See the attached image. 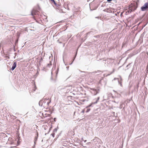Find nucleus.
Returning <instances> with one entry per match:
<instances>
[{
	"label": "nucleus",
	"instance_id": "f257e3e1",
	"mask_svg": "<svg viewBox=\"0 0 148 148\" xmlns=\"http://www.w3.org/2000/svg\"><path fill=\"white\" fill-rule=\"evenodd\" d=\"M137 6L136 4H131L129 6V10L127 12L129 13H131L132 12L136 10L137 8Z\"/></svg>",
	"mask_w": 148,
	"mask_h": 148
},
{
	"label": "nucleus",
	"instance_id": "f03ea898",
	"mask_svg": "<svg viewBox=\"0 0 148 148\" xmlns=\"http://www.w3.org/2000/svg\"><path fill=\"white\" fill-rule=\"evenodd\" d=\"M49 99V98H43L40 100L39 102V105L40 106H43L46 107V103L47 101Z\"/></svg>",
	"mask_w": 148,
	"mask_h": 148
},
{
	"label": "nucleus",
	"instance_id": "7ed1b4c3",
	"mask_svg": "<svg viewBox=\"0 0 148 148\" xmlns=\"http://www.w3.org/2000/svg\"><path fill=\"white\" fill-rule=\"evenodd\" d=\"M112 61V60L110 59H108L106 60H103L102 61V63L105 64V66H108V64L111 63Z\"/></svg>",
	"mask_w": 148,
	"mask_h": 148
},
{
	"label": "nucleus",
	"instance_id": "20e7f679",
	"mask_svg": "<svg viewBox=\"0 0 148 148\" xmlns=\"http://www.w3.org/2000/svg\"><path fill=\"white\" fill-rule=\"evenodd\" d=\"M119 78H114V80H117L119 83V84L121 86H122V79L120 75L119 76Z\"/></svg>",
	"mask_w": 148,
	"mask_h": 148
},
{
	"label": "nucleus",
	"instance_id": "39448f33",
	"mask_svg": "<svg viewBox=\"0 0 148 148\" xmlns=\"http://www.w3.org/2000/svg\"><path fill=\"white\" fill-rule=\"evenodd\" d=\"M91 90L93 91V94L95 95H96L98 93H99L100 90L99 88H97V89L92 88L91 89Z\"/></svg>",
	"mask_w": 148,
	"mask_h": 148
},
{
	"label": "nucleus",
	"instance_id": "423d86ee",
	"mask_svg": "<svg viewBox=\"0 0 148 148\" xmlns=\"http://www.w3.org/2000/svg\"><path fill=\"white\" fill-rule=\"evenodd\" d=\"M147 8H148V4L147 3H146L141 8V10L142 11H144Z\"/></svg>",
	"mask_w": 148,
	"mask_h": 148
},
{
	"label": "nucleus",
	"instance_id": "0eeeda50",
	"mask_svg": "<svg viewBox=\"0 0 148 148\" xmlns=\"http://www.w3.org/2000/svg\"><path fill=\"white\" fill-rule=\"evenodd\" d=\"M99 99H100V97H98L97 99L96 100V101L95 102H92L90 104L87 106L86 107V108H88L90 106H92V104H95L97 103L98 101L99 100Z\"/></svg>",
	"mask_w": 148,
	"mask_h": 148
},
{
	"label": "nucleus",
	"instance_id": "6e6552de",
	"mask_svg": "<svg viewBox=\"0 0 148 148\" xmlns=\"http://www.w3.org/2000/svg\"><path fill=\"white\" fill-rule=\"evenodd\" d=\"M38 11L34 9H33L32 10L31 12V15L32 16H34L38 14Z\"/></svg>",
	"mask_w": 148,
	"mask_h": 148
},
{
	"label": "nucleus",
	"instance_id": "1a4fd4ad",
	"mask_svg": "<svg viewBox=\"0 0 148 148\" xmlns=\"http://www.w3.org/2000/svg\"><path fill=\"white\" fill-rule=\"evenodd\" d=\"M16 62L14 61L13 64L11 68V70L12 71L14 70L16 68Z\"/></svg>",
	"mask_w": 148,
	"mask_h": 148
},
{
	"label": "nucleus",
	"instance_id": "9d476101",
	"mask_svg": "<svg viewBox=\"0 0 148 148\" xmlns=\"http://www.w3.org/2000/svg\"><path fill=\"white\" fill-rule=\"evenodd\" d=\"M96 31H91L90 32L88 33H87L86 34L87 35H88V34H91L92 35H94L96 33Z\"/></svg>",
	"mask_w": 148,
	"mask_h": 148
},
{
	"label": "nucleus",
	"instance_id": "9b49d317",
	"mask_svg": "<svg viewBox=\"0 0 148 148\" xmlns=\"http://www.w3.org/2000/svg\"><path fill=\"white\" fill-rule=\"evenodd\" d=\"M37 136H36V137H35L34 139V143L35 145L36 144V141H37V139H38V133H37Z\"/></svg>",
	"mask_w": 148,
	"mask_h": 148
},
{
	"label": "nucleus",
	"instance_id": "f8f14e48",
	"mask_svg": "<svg viewBox=\"0 0 148 148\" xmlns=\"http://www.w3.org/2000/svg\"><path fill=\"white\" fill-rule=\"evenodd\" d=\"M51 102V100L50 99H49L47 101V102H46V107L48 106L49 103H50Z\"/></svg>",
	"mask_w": 148,
	"mask_h": 148
},
{
	"label": "nucleus",
	"instance_id": "ddd939ff",
	"mask_svg": "<svg viewBox=\"0 0 148 148\" xmlns=\"http://www.w3.org/2000/svg\"><path fill=\"white\" fill-rule=\"evenodd\" d=\"M39 74V72H38V69H37V72L36 73V75H34V78H36L37 76Z\"/></svg>",
	"mask_w": 148,
	"mask_h": 148
},
{
	"label": "nucleus",
	"instance_id": "4468645a",
	"mask_svg": "<svg viewBox=\"0 0 148 148\" xmlns=\"http://www.w3.org/2000/svg\"><path fill=\"white\" fill-rule=\"evenodd\" d=\"M77 52L75 54V55L74 58V59H73V61L71 63H70L69 64V65H71L73 63V62L74 61V60L76 57V55H77Z\"/></svg>",
	"mask_w": 148,
	"mask_h": 148
},
{
	"label": "nucleus",
	"instance_id": "2eb2a0df",
	"mask_svg": "<svg viewBox=\"0 0 148 148\" xmlns=\"http://www.w3.org/2000/svg\"><path fill=\"white\" fill-rule=\"evenodd\" d=\"M52 3H53L55 5H57V3L54 0H50Z\"/></svg>",
	"mask_w": 148,
	"mask_h": 148
},
{
	"label": "nucleus",
	"instance_id": "dca6fc26",
	"mask_svg": "<svg viewBox=\"0 0 148 148\" xmlns=\"http://www.w3.org/2000/svg\"><path fill=\"white\" fill-rule=\"evenodd\" d=\"M57 130V129L56 128L54 129L53 131V133H54L55 134L56 133Z\"/></svg>",
	"mask_w": 148,
	"mask_h": 148
},
{
	"label": "nucleus",
	"instance_id": "f3484780",
	"mask_svg": "<svg viewBox=\"0 0 148 148\" xmlns=\"http://www.w3.org/2000/svg\"><path fill=\"white\" fill-rule=\"evenodd\" d=\"M42 58H41L40 59V60L39 61V65L40 66L41 65V61H42Z\"/></svg>",
	"mask_w": 148,
	"mask_h": 148
},
{
	"label": "nucleus",
	"instance_id": "a211bd4d",
	"mask_svg": "<svg viewBox=\"0 0 148 148\" xmlns=\"http://www.w3.org/2000/svg\"><path fill=\"white\" fill-rule=\"evenodd\" d=\"M101 35H98L97 36H94V37L96 38H99L100 37Z\"/></svg>",
	"mask_w": 148,
	"mask_h": 148
},
{
	"label": "nucleus",
	"instance_id": "6ab92c4d",
	"mask_svg": "<svg viewBox=\"0 0 148 148\" xmlns=\"http://www.w3.org/2000/svg\"><path fill=\"white\" fill-rule=\"evenodd\" d=\"M114 71H115V69H113L112 71L111 72L110 74H108V75H111V74L113 73L114 72Z\"/></svg>",
	"mask_w": 148,
	"mask_h": 148
},
{
	"label": "nucleus",
	"instance_id": "aec40b11",
	"mask_svg": "<svg viewBox=\"0 0 148 148\" xmlns=\"http://www.w3.org/2000/svg\"><path fill=\"white\" fill-rule=\"evenodd\" d=\"M123 105V103H122V104H121L120 105L119 108L120 109H121L122 108Z\"/></svg>",
	"mask_w": 148,
	"mask_h": 148
},
{
	"label": "nucleus",
	"instance_id": "412c9836",
	"mask_svg": "<svg viewBox=\"0 0 148 148\" xmlns=\"http://www.w3.org/2000/svg\"><path fill=\"white\" fill-rule=\"evenodd\" d=\"M87 108L86 111V112H88L90 110V108Z\"/></svg>",
	"mask_w": 148,
	"mask_h": 148
},
{
	"label": "nucleus",
	"instance_id": "4be33fe9",
	"mask_svg": "<svg viewBox=\"0 0 148 148\" xmlns=\"http://www.w3.org/2000/svg\"><path fill=\"white\" fill-rule=\"evenodd\" d=\"M55 135V134L54 133H53L52 134H51V135L53 137H54V136Z\"/></svg>",
	"mask_w": 148,
	"mask_h": 148
},
{
	"label": "nucleus",
	"instance_id": "5701e85b",
	"mask_svg": "<svg viewBox=\"0 0 148 148\" xmlns=\"http://www.w3.org/2000/svg\"><path fill=\"white\" fill-rule=\"evenodd\" d=\"M51 65V64H50V63H49V64H47V66L48 67H50V66Z\"/></svg>",
	"mask_w": 148,
	"mask_h": 148
},
{
	"label": "nucleus",
	"instance_id": "b1692460",
	"mask_svg": "<svg viewBox=\"0 0 148 148\" xmlns=\"http://www.w3.org/2000/svg\"><path fill=\"white\" fill-rule=\"evenodd\" d=\"M130 64H131V63H130L129 64H128L127 66H126V67H130Z\"/></svg>",
	"mask_w": 148,
	"mask_h": 148
},
{
	"label": "nucleus",
	"instance_id": "393cba45",
	"mask_svg": "<svg viewBox=\"0 0 148 148\" xmlns=\"http://www.w3.org/2000/svg\"><path fill=\"white\" fill-rule=\"evenodd\" d=\"M34 88H35V89H33V90H34V91H35L36 89V86L35 85V84H34Z\"/></svg>",
	"mask_w": 148,
	"mask_h": 148
},
{
	"label": "nucleus",
	"instance_id": "a878e982",
	"mask_svg": "<svg viewBox=\"0 0 148 148\" xmlns=\"http://www.w3.org/2000/svg\"><path fill=\"white\" fill-rule=\"evenodd\" d=\"M51 128H52V127H51L49 128V131L47 133H45V135H46V134H48V133H49V132L50 131V130H51Z\"/></svg>",
	"mask_w": 148,
	"mask_h": 148
},
{
	"label": "nucleus",
	"instance_id": "bb28decb",
	"mask_svg": "<svg viewBox=\"0 0 148 148\" xmlns=\"http://www.w3.org/2000/svg\"><path fill=\"white\" fill-rule=\"evenodd\" d=\"M138 84H139V83H138V84H137L136 86V87H137V88H138V87H139Z\"/></svg>",
	"mask_w": 148,
	"mask_h": 148
},
{
	"label": "nucleus",
	"instance_id": "cd10ccee",
	"mask_svg": "<svg viewBox=\"0 0 148 148\" xmlns=\"http://www.w3.org/2000/svg\"><path fill=\"white\" fill-rule=\"evenodd\" d=\"M55 5L56 6H57L58 7H59L60 6V5H57H57Z\"/></svg>",
	"mask_w": 148,
	"mask_h": 148
},
{
	"label": "nucleus",
	"instance_id": "c85d7f7f",
	"mask_svg": "<svg viewBox=\"0 0 148 148\" xmlns=\"http://www.w3.org/2000/svg\"><path fill=\"white\" fill-rule=\"evenodd\" d=\"M69 66H66V68H67V70H69Z\"/></svg>",
	"mask_w": 148,
	"mask_h": 148
},
{
	"label": "nucleus",
	"instance_id": "c756f323",
	"mask_svg": "<svg viewBox=\"0 0 148 148\" xmlns=\"http://www.w3.org/2000/svg\"><path fill=\"white\" fill-rule=\"evenodd\" d=\"M112 0H107V1L108 2H110Z\"/></svg>",
	"mask_w": 148,
	"mask_h": 148
},
{
	"label": "nucleus",
	"instance_id": "7c9ffc66",
	"mask_svg": "<svg viewBox=\"0 0 148 148\" xmlns=\"http://www.w3.org/2000/svg\"><path fill=\"white\" fill-rule=\"evenodd\" d=\"M96 18L99 19L100 18V17H95Z\"/></svg>",
	"mask_w": 148,
	"mask_h": 148
},
{
	"label": "nucleus",
	"instance_id": "2f4dec72",
	"mask_svg": "<svg viewBox=\"0 0 148 148\" xmlns=\"http://www.w3.org/2000/svg\"><path fill=\"white\" fill-rule=\"evenodd\" d=\"M145 95H147V92H146V91H145Z\"/></svg>",
	"mask_w": 148,
	"mask_h": 148
},
{
	"label": "nucleus",
	"instance_id": "473e14b6",
	"mask_svg": "<svg viewBox=\"0 0 148 148\" xmlns=\"http://www.w3.org/2000/svg\"><path fill=\"white\" fill-rule=\"evenodd\" d=\"M56 118H54V121H56Z\"/></svg>",
	"mask_w": 148,
	"mask_h": 148
},
{
	"label": "nucleus",
	"instance_id": "72a5a7b5",
	"mask_svg": "<svg viewBox=\"0 0 148 148\" xmlns=\"http://www.w3.org/2000/svg\"><path fill=\"white\" fill-rule=\"evenodd\" d=\"M84 110H83L82 111V113H84Z\"/></svg>",
	"mask_w": 148,
	"mask_h": 148
},
{
	"label": "nucleus",
	"instance_id": "f704fd0d",
	"mask_svg": "<svg viewBox=\"0 0 148 148\" xmlns=\"http://www.w3.org/2000/svg\"><path fill=\"white\" fill-rule=\"evenodd\" d=\"M35 144H34V145L33 146V148H34L35 147Z\"/></svg>",
	"mask_w": 148,
	"mask_h": 148
},
{
	"label": "nucleus",
	"instance_id": "c9c22d12",
	"mask_svg": "<svg viewBox=\"0 0 148 148\" xmlns=\"http://www.w3.org/2000/svg\"><path fill=\"white\" fill-rule=\"evenodd\" d=\"M96 73V71H95V72H93L92 73Z\"/></svg>",
	"mask_w": 148,
	"mask_h": 148
},
{
	"label": "nucleus",
	"instance_id": "e433bc0d",
	"mask_svg": "<svg viewBox=\"0 0 148 148\" xmlns=\"http://www.w3.org/2000/svg\"><path fill=\"white\" fill-rule=\"evenodd\" d=\"M85 99L82 100V101H83V102L85 101Z\"/></svg>",
	"mask_w": 148,
	"mask_h": 148
},
{
	"label": "nucleus",
	"instance_id": "4c0bfd02",
	"mask_svg": "<svg viewBox=\"0 0 148 148\" xmlns=\"http://www.w3.org/2000/svg\"><path fill=\"white\" fill-rule=\"evenodd\" d=\"M86 140H85L84 141V143H86Z\"/></svg>",
	"mask_w": 148,
	"mask_h": 148
},
{
	"label": "nucleus",
	"instance_id": "58836bf2",
	"mask_svg": "<svg viewBox=\"0 0 148 148\" xmlns=\"http://www.w3.org/2000/svg\"><path fill=\"white\" fill-rule=\"evenodd\" d=\"M38 69V71L40 70L38 68V69Z\"/></svg>",
	"mask_w": 148,
	"mask_h": 148
},
{
	"label": "nucleus",
	"instance_id": "ea45409f",
	"mask_svg": "<svg viewBox=\"0 0 148 148\" xmlns=\"http://www.w3.org/2000/svg\"><path fill=\"white\" fill-rule=\"evenodd\" d=\"M14 54H15V56H16V55L17 54V53H14Z\"/></svg>",
	"mask_w": 148,
	"mask_h": 148
},
{
	"label": "nucleus",
	"instance_id": "a19ab883",
	"mask_svg": "<svg viewBox=\"0 0 148 148\" xmlns=\"http://www.w3.org/2000/svg\"><path fill=\"white\" fill-rule=\"evenodd\" d=\"M140 23H141V22L139 23L138 24V25H139Z\"/></svg>",
	"mask_w": 148,
	"mask_h": 148
},
{
	"label": "nucleus",
	"instance_id": "79ce46f5",
	"mask_svg": "<svg viewBox=\"0 0 148 148\" xmlns=\"http://www.w3.org/2000/svg\"><path fill=\"white\" fill-rule=\"evenodd\" d=\"M124 45V44H123V45H122V47H123V46Z\"/></svg>",
	"mask_w": 148,
	"mask_h": 148
},
{
	"label": "nucleus",
	"instance_id": "37998d69",
	"mask_svg": "<svg viewBox=\"0 0 148 148\" xmlns=\"http://www.w3.org/2000/svg\"><path fill=\"white\" fill-rule=\"evenodd\" d=\"M88 143L87 144H88L89 143Z\"/></svg>",
	"mask_w": 148,
	"mask_h": 148
},
{
	"label": "nucleus",
	"instance_id": "c03bdc74",
	"mask_svg": "<svg viewBox=\"0 0 148 148\" xmlns=\"http://www.w3.org/2000/svg\"><path fill=\"white\" fill-rule=\"evenodd\" d=\"M63 61H64V56H63Z\"/></svg>",
	"mask_w": 148,
	"mask_h": 148
},
{
	"label": "nucleus",
	"instance_id": "a18cd8bd",
	"mask_svg": "<svg viewBox=\"0 0 148 148\" xmlns=\"http://www.w3.org/2000/svg\"><path fill=\"white\" fill-rule=\"evenodd\" d=\"M82 140H83V138H82Z\"/></svg>",
	"mask_w": 148,
	"mask_h": 148
},
{
	"label": "nucleus",
	"instance_id": "49530a36",
	"mask_svg": "<svg viewBox=\"0 0 148 148\" xmlns=\"http://www.w3.org/2000/svg\"><path fill=\"white\" fill-rule=\"evenodd\" d=\"M101 7H102V6H103V5H102L101 6Z\"/></svg>",
	"mask_w": 148,
	"mask_h": 148
},
{
	"label": "nucleus",
	"instance_id": "de8ad7c7",
	"mask_svg": "<svg viewBox=\"0 0 148 148\" xmlns=\"http://www.w3.org/2000/svg\"><path fill=\"white\" fill-rule=\"evenodd\" d=\"M147 67L148 68V65H147Z\"/></svg>",
	"mask_w": 148,
	"mask_h": 148
}]
</instances>
